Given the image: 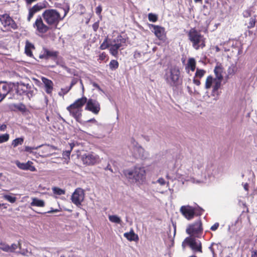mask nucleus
Here are the masks:
<instances>
[{
    "label": "nucleus",
    "instance_id": "5fc2aeb1",
    "mask_svg": "<svg viewBox=\"0 0 257 257\" xmlns=\"http://www.w3.org/2000/svg\"><path fill=\"white\" fill-rule=\"evenodd\" d=\"M99 26V22H96L92 25V28L94 32H96L97 31Z\"/></svg>",
    "mask_w": 257,
    "mask_h": 257
},
{
    "label": "nucleus",
    "instance_id": "39448f33",
    "mask_svg": "<svg viewBox=\"0 0 257 257\" xmlns=\"http://www.w3.org/2000/svg\"><path fill=\"white\" fill-rule=\"evenodd\" d=\"M188 39L191 42L192 47L196 50L203 49L206 46V38L199 31L191 28L188 33Z\"/></svg>",
    "mask_w": 257,
    "mask_h": 257
},
{
    "label": "nucleus",
    "instance_id": "c03bdc74",
    "mask_svg": "<svg viewBox=\"0 0 257 257\" xmlns=\"http://www.w3.org/2000/svg\"><path fill=\"white\" fill-rule=\"evenodd\" d=\"M148 19L150 22H156L158 20V16L154 14L150 13L148 15Z\"/></svg>",
    "mask_w": 257,
    "mask_h": 257
},
{
    "label": "nucleus",
    "instance_id": "f704fd0d",
    "mask_svg": "<svg viewBox=\"0 0 257 257\" xmlns=\"http://www.w3.org/2000/svg\"><path fill=\"white\" fill-rule=\"evenodd\" d=\"M236 66L234 64H232L227 70V73L228 76L233 75L237 71Z\"/></svg>",
    "mask_w": 257,
    "mask_h": 257
},
{
    "label": "nucleus",
    "instance_id": "6e6552de",
    "mask_svg": "<svg viewBox=\"0 0 257 257\" xmlns=\"http://www.w3.org/2000/svg\"><path fill=\"white\" fill-rule=\"evenodd\" d=\"M196 237L192 236L186 237L182 242V249L185 250L186 248H189L194 253H202V243Z\"/></svg>",
    "mask_w": 257,
    "mask_h": 257
},
{
    "label": "nucleus",
    "instance_id": "2f4dec72",
    "mask_svg": "<svg viewBox=\"0 0 257 257\" xmlns=\"http://www.w3.org/2000/svg\"><path fill=\"white\" fill-rule=\"evenodd\" d=\"M24 138H18L14 140L12 143V146L14 148H16L19 145H21L23 144L24 142Z\"/></svg>",
    "mask_w": 257,
    "mask_h": 257
},
{
    "label": "nucleus",
    "instance_id": "3c124183",
    "mask_svg": "<svg viewBox=\"0 0 257 257\" xmlns=\"http://www.w3.org/2000/svg\"><path fill=\"white\" fill-rule=\"evenodd\" d=\"M35 14V13H34L32 10H31L30 9H29V14H28V16L27 17V21L28 22L31 21L32 18L33 17Z\"/></svg>",
    "mask_w": 257,
    "mask_h": 257
},
{
    "label": "nucleus",
    "instance_id": "393cba45",
    "mask_svg": "<svg viewBox=\"0 0 257 257\" xmlns=\"http://www.w3.org/2000/svg\"><path fill=\"white\" fill-rule=\"evenodd\" d=\"M35 47L34 45L30 42L28 41H27L26 42V46H25V51L26 55L28 56H32L33 54L32 52V49H34Z\"/></svg>",
    "mask_w": 257,
    "mask_h": 257
},
{
    "label": "nucleus",
    "instance_id": "58836bf2",
    "mask_svg": "<svg viewBox=\"0 0 257 257\" xmlns=\"http://www.w3.org/2000/svg\"><path fill=\"white\" fill-rule=\"evenodd\" d=\"M3 198L11 203H15L17 200V198L15 196H12L10 195H4Z\"/></svg>",
    "mask_w": 257,
    "mask_h": 257
},
{
    "label": "nucleus",
    "instance_id": "864d4df0",
    "mask_svg": "<svg viewBox=\"0 0 257 257\" xmlns=\"http://www.w3.org/2000/svg\"><path fill=\"white\" fill-rule=\"evenodd\" d=\"M219 223L216 222L212 226H211V227H210V229L212 231H215L218 229V228L219 227Z\"/></svg>",
    "mask_w": 257,
    "mask_h": 257
},
{
    "label": "nucleus",
    "instance_id": "ea45409f",
    "mask_svg": "<svg viewBox=\"0 0 257 257\" xmlns=\"http://www.w3.org/2000/svg\"><path fill=\"white\" fill-rule=\"evenodd\" d=\"M52 190L53 193L57 195H63L65 193V191L64 190H63L57 187L53 188Z\"/></svg>",
    "mask_w": 257,
    "mask_h": 257
},
{
    "label": "nucleus",
    "instance_id": "ddd939ff",
    "mask_svg": "<svg viewBox=\"0 0 257 257\" xmlns=\"http://www.w3.org/2000/svg\"><path fill=\"white\" fill-rule=\"evenodd\" d=\"M85 110L91 111L94 114H98L100 111V107L99 102L93 99L90 98L87 100Z\"/></svg>",
    "mask_w": 257,
    "mask_h": 257
},
{
    "label": "nucleus",
    "instance_id": "dca6fc26",
    "mask_svg": "<svg viewBox=\"0 0 257 257\" xmlns=\"http://www.w3.org/2000/svg\"><path fill=\"white\" fill-rule=\"evenodd\" d=\"M176 226L174 227L173 232H171V227L169 226L167 228V237H165L164 238V240L165 243L168 247H171L173 246L174 243V238L175 235L176 234Z\"/></svg>",
    "mask_w": 257,
    "mask_h": 257
},
{
    "label": "nucleus",
    "instance_id": "a18cd8bd",
    "mask_svg": "<svg viewBox=\"0 0 257 257\" xmlns=\"http://www.w3.org/2000/svg\"><path fill=\"white\" fill-rule=\"evenodd\" d=\"M70 90V88H69L68 87L61 88V91L58 93V94L59 96H63L64 95L66 94Z\"/></svg>",
    "mask_w": 257,
    "mask_h": 257
},
{
    "label": "nucleus",
    "instance_id": "69168bd1",
    "mask_svg": "<svg viewBox=\"0 0 257 257\" xmlns=\"http://www.w3.org/2000/svg\"><path fill=\"white\" fill-rule=\"evenodd\" d=\"M58 211L57 209H55V210H51L50 211H49L47 212V213H52V212H57Z\"/></svg>",
    "mask_w": 257,
    "mask_h": 257
},
{
    "label": "nucleus",
    "instance_id": "c85d7f7f",
    "mask_svg": "<svg viewBox=\"0 0 257 257\" xmlns=\"http://www.w3.org/2000/svg\"><path fill=\"white\" fill-rule=\"evenodd\" d=\"M109 39L107 37L105 38L104 40L103 41V43L100 45L99 47V49L100 50H105L107 48H110V43L109 41Z\"/></svg>",
    "mask_w": 257,
    "mask_h": 257
},
{
    "label": "nucleus",
    "instance_id": "20e7f679",
    "mask_svg": "<svg viewBox=\"0 0 257 257\" xmlns=\"http://www.w3.org/2000/svg\"><path fill=\"white\" fill-rule=\"evenodd\" d=\"M13 90L14 89L16 93L20 95H26L29 99L35 95L37 91V88L33 83L25 84L20 82L16 83H12Z\"/></svg>",
    "mask_w": 257,
    "mask_h": 257
},
{
    "label": "nucleus",
    "instance_id": "7c9ffc66",
    "mask_svg": "<svg viewBox=\"0 0 257 257\" xmlns=\"http://www.w3.org/2000/svg\"><path fill=\"white\" fill-rule=\"evenodd\" d=\"M43 147L42 152L43 156H47L51 155L50 152L51 150V146L50 145L41 146Z\"/></svg>",
    "mask_w": 257,
    "mask_h": 257
},
{
    "label": "nucleus",
    "instance_id": "603ef678",
    "mask_svg": "<svg viewBox=\"0 0 257 257\" xmlns=\"http://www.w3.org/2000/svg\"><path fill=\"white\" fill-rule=\"evenodd\" d=\"M251 10H246L243 12V16L244 18H247L251 16Z\"/></svg>",
    "mask_w": 257,
    "mask_h": 257
},
{
    "label": "nucleus",
    "instance_id": "c9c22d12",
    "mask_svg": "<svg viewBox=\"0 0 257 257\" xmlns=\"http://www.w3.org/2000/svg\"><path fill=\"white\" fill-rule=\"evenodd\" d=\"M109 66L111 70H115L118 68L119 63L116 60H111L109 64Z\"/></svg>",
    "mask_w": 257,
    "mask_h": 257
},
{
    "label": "nucleus",
    "instance_id": "cd10ccee",
    "mask_svg": "<svg viewBox=\"0 0 257 257\" xmlns=\"http://www.w3.org/2000/svg\"><path fill=\"white\" fill-rule=\"evenodd\" d=\"M45 8V5L41 3H38L30 8L34 13H36Z\"/></svg>",
    "mask_w": 257,
    "mask_h": 257
},
{
    "label": "nucleus",
    "instance_id": "c756f323",
    "mask_svg": "<svg viewBox=\"0 0 257 257\" xmlns=\"http://www.w3.org/2000/svg\"><path fill=\"white\" fill-rule=\"evenodd\" d=\"M108 219L110 222L113 223L117 224H121V220L120 217L115 215H109Z\"/></svg>",
    "mask_w": 257,
    "mask_h": 257
},
{
    "label": "nucleus",
    "instance_id": "f257e3e1",
    "mask_svg": "<svg viewBox=\"0 0 257 257\" xmlns=\"http://www.w3.org/2000/svg\"><path fill=\"white\" fill-rule=\"evenodd\" d=\"M123 173L131 182L142 184L146 180V172L144 167L136 166L133 170H124Z\"/></svg>",
    "mask_w": 257,
    "mask_h": 257
},
{
    "label": "nucleus",
    "instance_id": "de8ad7c7",
    "mask_svg": "<svg viewBox=\"0 0 257 257\" xmlns=\"http://www.w3.org/2000/svg\"><path fill=\"white\" fill-rule=\"evenodd\" d=\"M40 147H41V146H39L37 147H31L29 146H26L25 148V151L27 152L32 153L33 150H37Z\"/></svg>",
    "mask_w": 257,
    "mask_h": 257
},
{
    "label": "nucleus",
    "instance_id": "a19ab883",
    "mask_svg": "<svg viewBox=\"0 0 257 257\" xmlns=\"http://www.w3.org/2000/svg\"><path fill=\"white\" fill-rule=\"evenodd\" d=\"M10 138V135L8 134H5L0 135V144L7 142Z\"/></svg>",
    "mask_w": 257,
    "mask_h": 257
},
{
    "label": "nucleus",
    "instance_id": "79ce46f5",
    "mask_svg": "<svg viewBox=\"0 0 257 257\" xmlns=\"http://www.w3.org/2000/svg\"><path fill=\"white\" fill-rule=\"evenodd\" d=\"M0 249L3 251L9 252L10 249V245L6 243L1 242L0 243Z\"/></svg>",
    "mask_w": 257,
    "mask_h": 257
},
{
    "label": "nucleus",
    "instance_id": "09e8293b",
    "mask_svg": "<svg viewBox=\"0 0 257 257\" xmlns=\"http://www.w3.org/2000/svg\"><path fill=\"white\" fill-rule=\"evenodd\" d=\"M102 11V8L101 5H99L95 9L96 14L100 18L102 17V16L101 15Z\"/></svg>",
    "mask_w": 257,
    "mask_h": 257
},
{
    "label": "nucleus",
    "instance_id": "423d86ee",
    "mask_svg": "<svg viewBox=\"0 0 257 257\" xmlns=\"http://www.w3.org/2000/svg\"><path fill=\"white\" fill-rule=\"evenodd\" d=\"M87 98L85 96L82 97L75 101V102L67 106V110L70 112L77 121L82 123L81 117L82 116V107L86 103Z\"/></svg>",
    "mask_w": 257,
    "mask_h": 257
},
{
    "label": "nucleus",
    "instance_id": "052dcab7",
    "mask_svg": "<svg viewBox=\"0 0 257 257\" xmlns=\"http://www.w3.org/2000/svg\"><path fill=\"white\" fill-rule=\"evenodd\" d=\"M84 122H96V119L94 118H91L86 121H85Z\"/></svg>",
    "mask_w": 257,
    "mask_h": 257
},
{
    "label": "nucleus",
    "instance_id": "4be33fe9",
    "mask_svg": "<svg viewBox=\"0 0 257 257\" xmlns=\"http://www.w3.org/2000/svg\"><path fill=\"white\" fill-rule=\"evenodd\" d=\"M196 62L195 58H189L188 60L187 65L185 67L186 70L189 73V70L194 72L196 69Z\"/></svg>",
    "mask_w": 257,
    "mask_h": 257
},
{
    "label": "nucleus",
    "instance_id": "f03ea898",
    "mask_svg": "<svg viewBox=\"0 0 257 257\" xmlns=\"http://www.w3.org/2000/svg\"><path fill=\"white\" fill-rule=\"evenodd\" d=\"M164 77L167 82L172 86L177 87L182 84L183 76L180 68L177 66H171L168 68Z\"/></svg>",
    "mask_w": 257,
    "mask_h": 257
},
{
    "label": "nucleus",
    "instance_id": "a878e982",
    "mask_svg": "<svg viewBox=\"0 0 257 257\" xmlns=\"http://www.w3.org/2000/svg\"><path fill=\"white\" fill-rule=\"evenodd\" d=\"M149 28L154 33L155 35L160 39L161 38V27L153 24L149 25Z\"/></svg>",
    "mask_w": 257,
    "mask_h": 257
},
{
    "label": "nucleus",
    "instance_id": "412c9836",
    "mask_svg": "<svg viewBox=\"0 0 257 257\" xmlns=\"http://www.w3.org/2000/svg\"><path fill=\"white\" fill-rule=\"evenodd\" d=\"M16 164L19 168L23 170H30L32 172H34L36 170L35 167L33 166V162L30 161H28L26 163L18 162Z\"/></svg>",
    "mask_w": 257,
    "mask_h": 257
},
{
    "label": "nucleus",
    "instance_id": "a211bd4d",
    "mask_svg": "<svg viewBox=\"0 0 257 257\" xmlns=\"http://www.w3.org/2000/svg\"><path fill=\"white\" fill-rule=\"evenodd\" d=\"M43 53L39 55V58L41 59L47 60L49 58L56 59L58 56L59 52L56 51H50L47 48H43Z\"/></svg>",
    "mask_w": 257,
    "mask_h": 257
},
{
    "label": "nucleus",
    "instance_id": "7ed1b4c3",
    "mask_svg": "<svg viewBox=\"0 0 257 257\" xmlns=\"http://www.w3.org/2000/svg\"><path fill=\"white\" fill-rule=\"evenodd\" d=\"M65 11L64 16L62 17L60 13L55 9H48L42 14V17L45 22L48 26L56 28L59 22L63 20L67 14Z\"/></svg>",
    "mask_w": 257,
    "mask_h": 257
},
{
    "label": "nucleus",
    "instance_id": "4d7b16f0",
    "mask_svg": "<svg viewBox=\"0 0 257 257\" xmlns=\"http://www.w3.org/2000/svg\"><path fill=\"white\" fill-rule=\"evenodd\" d=\"M76 82L77 81L75 79H73L71 82L70 86H69L68 87L70 88L71 89L72 87L76 83Z\"/></svg>",
    "mask_w": 257,
    "mask_h": 257
},
{
    "label": "nucleus",
    "instance_id": "13d9d810",
    "mask_svg": "<svg viewBox=\"0 0 257 257\" xmlns=\"http://www.w3.org/2000/svg\"><path fill=\"white\" fill-rule=\"evenodd\" d=\"M251 252V257H257V250H253Z\"/></svg>",
    "mask_w": 257,
    "mask_h": 257
},
{
    "label": "nucleus",
    "instance_id": "473e14b6",
    "mask_svg": "<svg viewBox=\"0 0 257 257\" xmlns=\"http://www.w3.org/2000/svg\"><path fill=\"white\" fill-rule=\"evenodd\" d=\"M213 77L212 76H208L205 81V87L206 89H209L211 88L213 83Z\"/></svg>",
    "mask_w": 257,
    "mask_h": 257
},
{
    "label": "nucleus",
    "instance_id": "72a5a7b5",
    "mask_svg": "<svg viewBox=\"0 0 257 257\" xmlns=\"http://www.w3.org/2000/svg\"><path fill=\"white\" fill-rule=\"evenodd\" d=\"M204 211V209L198 206L197 207H193V214L194 217L195 216H198L202 215L203 212Z\"/></svg>",
    "mask_w": 257,
    "mask_h": 257
},
{
    "label": "nucleus",
    "instance_id": "6e6d98bb",
    "mask_svg": "<svg viewBox=\"0 0 257 257\" xmlns=\"http://www.w3.org/2000/svg\"><path fill=\"white\" fill-rule=\"evenodd\" d=\"M161 40H162V44L163 43H165L166 45H168L169 44V41L167 40L166 36H163L162 35V38H161Z\"/></svg>",
    "mask_w": 257,
    "mask_h": 257
},
{
    "label": "nucleus",
    "instance_id": "4468645a",
    "mask_svg": "<svg viewBox=\"0 0 257 257\" xmlns=\"http://www.w3.org/2000/svg\"><path fill=\"white\" fill-rule=\"evenodd\" d=\"M13 85L12 83L0 82V102L13 90Z\"/></svg>",
    "mask_w": 257,
    "mask_h": 257
},
{
    "label": "nucleus",
    "instance_id": "680f3d73",
    "mask_svg": "<svg viewBox=\"0 0 257 257\" xmlns=\"http://www.w3.org/2000/svg\"><path fill=\"white\" fill-rule=\"evenodd\" d=\"M7 128V125L6 124H2L0 126V130L1 131H5Z\"/></svg>",
    "mask_w": 257,
    "mask_h": 257
},
{
    "label": "nucleus",
    "instance_id": "8fccbe9b",
    "mask_svg": "<svg viewBox=\"0 0 257 257\" xmlns=\"http://www.w3.org/2000/svg\"><path fill=\"white\" fill-rule=\"evenodd\" d=\"M107 57V55L106 54V53L104 52H103L99 54L98 60V61L100 60L101 61H104Z\"/></svg>",
    "mask_w": 257,
    "mask_h": 257
},
{
    "label": "nucleus",
    "instance_id": "9b49d317",
    "mask_svg": "<svg viewBox=\"0 0 257 257\" xmlns=\"http://www.w3.org/2000/svg\"><path fill=\"white\" fill-rule=\"evenodd\" d=\"M84 198V193L83 189L78 188L75 189L71 196L72 202L76 206H78L81 205L82 202Z\"/></svg>",
    "mask_w": 257,
    "mask_h": 257
},
{
    "label": "nucleus",
    "instance_id": "0e129e2a",
    "mask_svg": "<svg viewBox=\"0 0 257 257\" xmlns=\"http://www.w3.org/2000/svg\"><path fill=\"white\" fill-rule=\"evenodd\" d=\"M215 51L216 52H218L220 51V49L219 48V47L218 46H215Z\"/></svg>",
    "mask_w": 257,
    "mask_h": 257
},
{
    "label": "nucleus",
    "instance_id": "f3484780",
    "mask_svg": "<svg viewBox=\"0 0 257 257\" xmlns=\"http://www.w3.org/2000/svg\"><path fill=\"white\" fill-rule=\"evenodd\" d=\"M180 212L187 220H191L194 218L193 207L190 205H184L181 207Z\"/></svg>",
    "mask_w": 257,
    "mask_h": 257
},
{
    "label": "nucleus",
    "instance_id": "6ab92c4d",
    "mask_svg": "<svg viewBox=\"0 0 257 257\" xmlns=\"http://www.w3.org/2000/svg\"><path fill=\"white\" fill-rule=\"evenodd\" d=\"M41 80L44 84L45 92L47 94L51 96L54 89L53 81L44 77H42Z\"/></svg>",
    "mask_w": 257,
    "mask_h": 257
},
{
    "label": "nucleus",
    "instance_id": "e433bc0d",
    "mask_svg": "<svg viewBox=\"0 0 257 257\" xmlns=\"http://www.w3.org/2000/svg\"><path fill=\"white\" fill-rule=\"evenodd\" d=\"M222 80V79H218L216 78L214 80L213 91H217L220 88Z\"/></svg>",
    "mask_w": 257,
    "mask_h": 257
},
{
    "label": "nucleus",
    "instance_id": "4c0bfd02",
    "mask_svg": "<svg viewBox=\"0 0 257 257\" xmlns=\"http://www.w3.org/2000/svg\"><path fill=\"white\" fill-rule=\"evenodd\" d=\"M256 23V16H254L253 17H251L249 19V22L247 25V28L248 29H251L254 27Z\"/></svg>",
    "mask_w": 257,
    "mask_h": 257
},
{
    "label": "nucleus",
    "instance_id": "1a4fd4ad",
    "mask_svg": "<svg viewBox=\"0 0 257 257\" xmlns=\"http://www.w3.org/2000/svg\"><path fill=\"white\" fill-rule=\"evenodd\" d=\"M202 223L200 219L189 224L186 229V232L189 236L200 237L203 232Z\"/></svg>",
    "mask_w": 257,
    "mask_h": 257
},
{
    "label": "nucleus",
    "instance_id": "bf43d9fd",
    "mask_svg": "<svg viewBox=\"0 0 257 257\" xmlns=\"http://www.w3.org/2000/svg\"><path fill=\"white\" fill-rule=\"evenodd\" d=\"M92 85H93V86H94V87H95L97 89H99V90L100 89V87L99 85L97 83H96L95 82H93L92 83Z\"/></svg>",
    "mask_w": 257,
    "mask_h": 257
},
{
    "label": "nucleus",
    "instance_id": "0eeeda50",
    "mask_svg": "<svg viewBox=\"0 0 257 257\" xmlns=\"http://www.w3.org/2000/svg\"><path fill=\"white\" fill-rule=\"evenodd\" d=\"M112 34L113 37L115 36L116 37L109 39L110 43V48L109 49V51L111 55L116 57L118 54V50L125 45L126 40L117 32L114 31Z\"/></svg>",
    "mask_w": 257,
    "mask_h": 257
},
{
    "label": "nucleus",
    "instance_id": "5701e85b",
    "mask_svg": "<svg viewBox=\"0 0 257 257\" xmlns=\"http://www.w3.org/2000/svg\"><path fill=\"white\" fill-rule=\"evenodd\" d=\"M223 68L221 64L217 65L215 66L214 72L215 74L216 78L218 79H223L222 73Z\"/></svg>",
    "mask_w": 257,
    "mask_h": 257
},
{
    "label": "nucleus",
    "instance_id": "bb28decb",
    "mask_svg": "<svg viewBox=\"0 0 257 257\" xmlns=\"http://www.w3.org/2000/svg\"><path fill=\"white\" fill-rule=\"evenodd\" d=\"M32 206H35L38 207H44L45 206V202L42 200L37 198H34L31 203Z\"/></svg>",
    "mask_w": 257,
    "mask_h": 257
},
{
    "label": "nucleus",
    "instance_id": "f8f14e48",
    "mask_svg": "<svg viewBox=\"0 0 257 257\" xmlns=\"http://www.w3.org/2000/svg\"><path fill=\"white\" fill-rule=\"evenodd\" d=\"M0 21L4 27H10L14 30L18 29V26L13 19L7 14L0 15Z\"/></svg>",
    "mask_w": 257,
    "mask_h": 257
},
{
    "label": "nucleus",
    "instance_id": "338daca9",
    "mask_svg": "<svg viewBox=\"0 0 257 257\" xmlns=\"http://www.w3.org/2000/svg\"><path fill=\"white\" fill-rule=\"evenodd\" d=\"M195 3H202V0H194Z\"/></svg>",
    "mask_w": 257,
    "mask_h": 257
},
{
    "label": "nucleus",
    "instance_id": "e2e57ef3",
    "mask_svg": "<svg viewBox=\"0 0 257 257\" xmlns=\"http://www.w3.org/2000/svg\"><path fill=\"white\" fill-rule=\"evenodd\" d=\"M27 5H31L34 2L36 1L37 0H25Z\"/></svg>",
    "mask_w": 257,
    "mask_h": 257
},
{
    "label": "nucleus",
    "instance_id": "9d476101",
    "mask_svg": "<svg viewBox=\"0 0 257 257\" xmlns=\"http://www.w3.org/2000/svg\"><path fill=\"white\" fill-rule=\"evenodd\" d=\"M81 160L85 165H93L99 163V157L93 153H89L83 154L82 156Z\"/></svg>",
    "mask_w": 257,
    "mask_h": 257
},
{
    "label": "nucleus",
    "instance_id": "774afa93",
    "mask_svg": "<svg viewBox=\"0 0 257 257\" xmlns=\"http://www.w3.org/2000/svg\"><path fill=\"white\" fill-rule=\"evenodd\" d=\"M165 183V181L163 179H162V182H161L162 185L164 184Z\"/></svg>",
    "mask_w": 257,
    "mask_h": 257
},
{
    "label": "nucleus",
    "instance_id": "37998d69",
    "mask_svg": "<svg viewBox=\"0 0 257 257\" xmlns=\"http://www.w3.org/2000/svg\"><path fill=\"white\" fill-rule=\"evenodd\" d=\"M10 249L9 252H14L17 248H21V243L18 242V244L13 243L10 246Z\"/></svg>",
    "mask_w": 257,
    "mask_h": 257
},
{
    "label": "nucleus",
    "instance_id": "b1692460",
    "mask_svg": "<svg viewBox=\"0 0 257 257\" xmlns=\"http://www.w3.org/2000/svg\"><path fill=\"white\" fill-rule=\"evenodd\" d=\"M124 236L130 241H136L139 239L138 235L135 234L133 230L128 232L124 233Z\"/></svg>",
    "mask_w": 257,
    "mask_h": 257
},
{
    "label": "nucleus",
    "instance_id": "aec40b11",
    "mask_svg": "<svg viewBox=\"0 0 257 257\" xmlns=\"http://www.w3.org/2000/svg\"><path fill=\"white\" fill-rule=\"evenodd\" d=\"M206 71L205 70L200 68H196L194 76L193 79V82L197 86H199L201 84L200 79H201L206 74Z\"/></svg>",
    "mask_w": 257,
    "mask_h": 257
},
{
    "label": "nucleus",
    "instance_id": "2eb2a0df",
    "mask_svg": "<svg viewBox=\"0 0 257 257\" xmlns=\"http://www.w3.org/2000/svg\"><path fill=\"white\" fill-rule=\"evenodd\" d=\"M34 28L36 29V30L40 33L44 34L46 33L49 30V27L45 25L42 18L39 16L35 21V22L33 24Z\"/></svg>",
    "mask_w": 257,
    "mask_h": 257
},
{
    "label": "nucleus",
    "instance_id": "49530a36",
    "mask_svg": "<svg viewBox=\"0 0 257 257\" xmlns=\"http://www.w3.org/2000/svg\"><path fill=\"white\" fill-rule=\"evenodd\" d=\"M16 108L17 109H18L19 110L23 112H24L26 111L27 110V108H26V107L25 106V105H24V104H22V103H20L19 104H18L17 106H16Z\"/></svg>",
    "mask_w": 257,
    "mask_h": 257
}]
</instances>
